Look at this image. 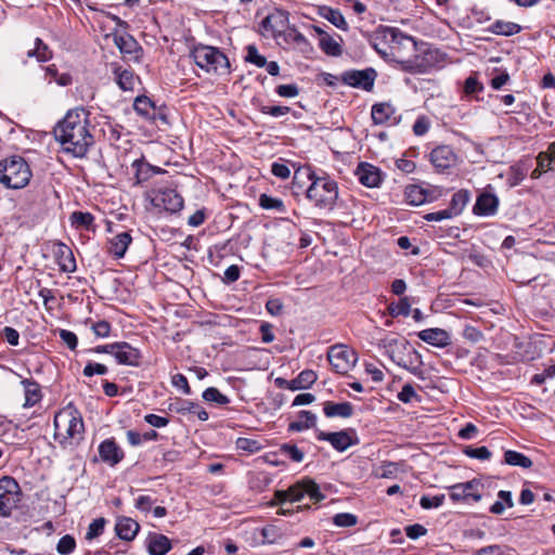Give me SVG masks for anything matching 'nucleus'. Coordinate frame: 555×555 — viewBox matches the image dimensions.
I'll list each match as a JSON object with an SVG mask.
<instances>
[{"instance_id": "45", "label": "nucleus", "mask_w": 555, "mask_h": 555, "mask_svg": "<svg viewBox=\"0 0 555 555\" xmlns=\"http://www.w3.org/2000/svg\"><path fill=\"white\" fill-rule=\"evenodd\" d=\"M390 314L393 317H408L411 313V304L408 297H402L396 305L389 306Z\"/></svg>"}, {"instance_id": "6", "label": "nucleus", "mask_w": 555, "mask_h": 555, "mask_svg": "<svg viewBox=\"0 0 555 555\" xmlns=\"http://www.w3.org/2000/svg\"><path fill=\"white\" fill-rule=\"evenodd\" d=\"M195 64L207 73L224 74L229 72L230 62L219 49L210 46H196L192 52Z\"/></svg>"}, {"instance_id": "60", "label": "nucleus", "mask_w": 555, "mask_h": 555, "mask_svg": "<svg viewBox=\"0 0 555 555\" xmlns=\"http://www.w3.org/2000/svg\"><path fill=\"white\" fill-rule=\"evenodd\" d=\"M430 121L425 116H420L413 125V133L416 137L425 135L429 129Z\"/></svg>"}, {"instance_id": "42", "label": "nucleus", "mask_w": 555, "mask_h": 555, "mask_svg": "<svg viewBox=\"0 0 555 555\" xmlns=\"http://www.w3.org/2000/svg\"><path fill=\"white\" fill-rule=\"evenodd\" d=\"M245 61L256 65L259 68L264 67L267 64V59L258 52V49L254 44L246 47Z\"/></svg>"}, {"instance_id": "20", "label": "nucleus", "mask_w": 555, "mask_h": 555, "mask_svg": "<svg viewBox=\"0 0 555 555\" xmlns=\"http://www.w3.org/2000/svg\"><path fill=\"white\" fill-rule=\"evenodd\" d=\"M430 160L436 168L448 169L455 165L456 155L449 145H440L431 151Z\"/></svg>"}, {"instance_id": "31", "label": "nucleus", "mask_w": 555, "mask_h": 555, "mask_svg": "<svg viewBox=\"0 0 555 555\" xmlns=\"http://www.w3.org/2000/svg\"><path fill=\"white\" fill-rule=\"evenodd\" d=\"M320 14L322 17L327 20L334 26L339 29L346 30L348 28V24L341 14V12L337 9H332L330 7H322L320 9Z\"/></svg>"}, {"instance_id": "46", "label": "nucleus", "mask_w": 555, "mask_h": 555, "mask_svg": "<svg viewBox=\"0 0 555 555\" xmlns=\"http://www.w3.org/2000/svg\"><path fill=\"white\" fill-rule=\"evenodd\" d=\"M399 401L403 403H411L413 401L421 402V396L416 393L411 384H405L401 391L397 395Z\"/></svg>"}, {"instance_id": "58", "label": "nucleus", "mask_w": 555, "mask_h": 555, "mask_svg": "<svg viewBox=\"0 0 555 555\" xmlns=\"http://www.w3.org/2000/svg\"><path fill=\"white\" fill-rule=\"evenodd\" d=\"M317 380V374L311 370H305L297 376V384L302 389L310 387Z\"/></svg>"}, {"instance_id": "47", "label": "nucleus", "mask_w": 555, "mask_h": 555, "mask_svg": "<svg viewBox=\"0 0 555 555\" xmlns=\"http://www.w3.org/2000/svg\"><path fill=\"white\" fill-rule=\"evenodd\" d=\"M538 167L542 171L552 170L555 167V154L552 153L551 146L548 147V152L540 153L537 157Z\"/></svg>"}, {"instance_id": "16", "label": "nucleus", "mask_w": 555, "mask_h": 555, "mask_svg": "<svg viewBox=\"0 0 555 555\" xmlns=\"http://www.w3.org/2000/svg\"><path fill=\"white\" fill-rule=\"evenodd\" d=\"M114 358L119 364L138 366L140 364L141 352L126 341L116 343Z\"/></svg>"}, {"instance_id": "32", "label": "nucleus", "mask_w": 555, "mask_h": 555, "mask_svg": "<svg viewBox=\"0 0 555 555\" xmlns=\"http://www.w3.org/2000/svg\"><path fill=\"white\" fill-rule=\"evenodd\" d=\"M317 423V416L310 411H301L299 413V420L296 422H292L288 425V429L291 431H301L304 429H308L314 427Z\"/></svg>"}, {"instance_id": "28", "label": "nucleus", "mask_w": 555, "mask_h": 555, "mask_svg": "<svg viewBox=\"0 0 555 555\" xmlns=\"http://www.w3.org/2000/svg\"><path fill=\"white\" fill-rule=\"evenodd\" d=\"M323 412L326 417H350L353 414V406L350 402L335 403L326 401L324 403Z\"/></svg>"}, {"instance_id": "57", "label": "nucleus", "mask_w": 555, "mask_h": 555, "mask_svg": "<svg viewBox=\"0 0 555 555\" xmlns=\"http://www.w3.org/2000/svg\"><path fill=\"white\" fill-rule=\"evenodd\" d=\"M66 255L63 258H60V267L64 272H74L76 270V261L73 256V253L69 248H65Z\"/></svg>"}, {"instance_id": "54", "label": "nucleus", "mask_w": 555, "mask_h": 555, "mask_svg": "<svg viewBox=\"0 0 555 555\" xmlns=\"http://www.w3.org/2000/svg\"><path fill=\"white\" fill-rule=\"evenodd\" d=\"M511 550L507 546L498 544L481 547L475 552V555H511Z\"/></svg>"}, {"instance_id": "7", "label": "nucleus", "mask_w": 555, "mask_h": 555, "mask_svg": "<svg viewBox=\"0 0 555 555\" xmlns=\"http://www.w3.org/2000/svg\"><path fill=\"white\" fill-rule=\"evenodd\" d=\"M378 347L384 349L388 357L399 366L416 373V367H412V360L410 356L413 354L420 358L416 350L412 349L410 343L399 336H387L379 340Z\"/></svg>"}, {"instance_id": "10", "label": "nucleus", "mask_w": 555, "mask_h": 555, "mask_svg": "<svg viewBox=\"0 0 555 555\" xmlns=\"http://www.w3.org/2000/svg\"><path fill=\"white\" fill-rule=\"evenodd\" d=\"M327 360L336 373L347 374L354 366L357 357L346 346L335 345L328 349Z\"/></svg>"}, {"instance_id": "43", "label": "nucleus", "mask_w": 555, "mask_h": 555, "mask_svg": "<svg viewBox=\"0 0 555 555\" xmlns=\"http://www.w3.org/2000/svg\"><path fill=\"white\" fill-rule=\"evenodd\" d=\"M203 399L208 402H215L219 405H225L230 402V399L221 393L217 388L209 387L203 392Z\"/></svg>"}, {"instance_id": "4", "label": "nucleus", "mask_w": 555, "mask_h": 555, "mask_svg": "<svg viewBox=\"0 0 555 555\" xmlns=\"http://www.w3.org/2000/svg\"><path fill=\"white\" fill-rule=\"evenodd\" d=\"M55 438L64 447H73L83 438V421L79 412L69 404L54 416Z\"/></svg>"}, {"instance_id": "24", "label": "nucleus", "mask_w": 555, "mask_h": 555, "mask_svg": "<svg viewBox=\"0 0 555 555\" xmlns=\"http://www.w3.org/2000/svg\"><path fill=\"white\" fill-rule=\"evenodd\" d=\"M59 153L74 158L83 157L91 145L88 141H59Z\"/></svg>"}, {"instance_id": "30", "label": "nucleus", "mask_w": 555, "mask_h": 555, "mask_svg": "<svg viewBox=\"0 0 555 555\" xmlns=\"http://www.w3.org/2000/svg\"><path fill=\"white\" fill-rule=\"evenodd\" d=\"M114 42L121 53L133 54L138 50L137 40L129 34L117 35L113 33Z\"/></svg>"}, {"instance_id": "33", "label": "nucleus", "mask_w": 555, "mask_h": 555, "mask_svg": "<svg viewBox=\"0 0 555 555\" xmlns=\"http://www.w3.org/2000/svg\"><path fill=\"white\" fill-rule=\"evenodd\" d=\"M319 47L330 56H339L343 53L340 43L328 34H322V38H319Z\"/></svg>"}, {"instance_id": "53", "label": "nucleus", "mask_w": 555, "mask_h": 555, "mask_svg": "<svg viewBox=\"0 0 555 555\" xmlns=\"http://www.w3.org/2000/svg\"><path fill=\"white\" fill-rule=\"evenodd\" d=\"M333 522L337 527H352L357 525L358 518L351 513H339L333 517Z\"/></svg>"}, {"instance_id": "25", "label": "nucleus", "mask_w": 555, "mask_h": 555, "mask_svg": "<svg viewBox=\"0 0 555 555\" xmlns=\"http://www.w3.org/2000/svg\"><path fill=\"white\" fill-rule=\"evenodd\" d=\"M171 550V541L164 534L152 533L147 538L150 555H165Z\"/></svg>"}, {"instance_id": "26", "label": "nucleus", "mask_w": 555, "mask_h": 555, "mask_svg": "<svg viewBox=\"0 0 555 555\" xmlns=\"http://www.w3.org/2000/svg\"><path fill=\"white\" fill-rule=\"evenodd\" d=\"M132 238L128 232L116 234L108 241V253L115 258H122Z\"/></svg>"}, {"instance_id": "11", "label": "nucleus", "mask_w": 555, "mask_h": 555, "mask_svg": "<svg viewBox=\"0 0 555 555\" xmlns=\"http://www.w3.org/2000/svg\"><path fill=\"white\" fill-rule=\"evenodd\" d=\"M317 439L327 441L338 452H344L348 448L359 443V438L353 429H345L340 431L326 433L319 430Z\"/></svg>"}, {"instance_id": "55", "label": "nucleus", "mask_w": 555, "mask_h": 555, "mask_svg": "<svg viewBox=\"0 0 555 555\" xmlns=\"http://www.w3.org/2000/svg\"><path fill=\"white\" fill-rule=\"evenodd\" d=\"M463 90L466 95H474L481 92L483 90V86L475 76H469L464 82Z\"/></svg>"}, {"instance_id": "63", "label": "nucleus", "mask_w": 555, "mask_h": 555, "mask_svg": "<svg viewBox=\"0 0 555 555\" xmlns=\"http://www.w3.org/2000/svg\"><path fill=\"white\" fill-rule=\"evenodd\" d=\"M60 338L70 349L75 350L78 345L77 335L74 332L67 330L60 331Z\"/></svg>"}, {"instance_id": "37", "label": "nucleus", "mask_w": 555, "mask_h": 555, "mask_svg": "<svg viewBox=\"0 0 555 555\" xmlns=\"http://www.w3.org/2000/svg\"><path fill=\"white\" fill-rule=\"evenodd\" d=\"M72 224L76 228L89 230L94 221V217L90 212L74 211L70 215Z\"/></svg>"}, {"instance_id": "3", "label": "nucleus", "mask_w": 555, "mask_h": 555, "mask_svg": "<svg viewBox=\"0 0 555 555\" xmlns=\"http://www.w3.org/2000/svg\"><path fill=\"white\" fill-rule=\"evenodd\" d=\"M54 139H94L95 127L89 126L88 113L83 108L69 109L53 128Z\"/></svg>"}, {"instance_id": "1", "label": "nucleus", "mask_w": 555, "mask_h": 555, "mask_svg": "<svg viewBox=\"0 0 555 555\" xmlns=\"http://www.w3.org/2000/svg\"><path fill=\"white\" fill-rule=\"evenodd\" d=\"M391 37L393 41L399 43L406 41L410 42L416 54L413 57L399 60L397 63L403 72L411 74H425L437 67L443 61V53L440 50L422 43L420 47L413 37L403 35L397 29H391Z\"/></svg>"}, {"instance_id": "41", "label": "nucleus", "mask_w": 555, "mask_h": 555, "mask_svg": "<svg viewBox=\"0 0 555 555\" xmlns=\"http://www.w3.org/2000/svg\"><path fill=\"white\" fill-rule=\"evenodd\" d=\"M134 111L145 117L151 116V113L154 112V104L150 98L142 95L138 96L133 104Z\"/></svg>"}, {"instance_id": "59", "label": "nucleus", "mask_w": 555, "mask_h": 555, "mask_svg": "<svg viewBox=\"0 0 555 555\" xmlns=\"http://www.w3.org/2000/svg\"><path fill=\"white\" fill-rule=\"evenodd\" d=\"M443 501H444L443 494L435 495L431 498L424 495L421 498L420 505L425 509H429V508L441 506L443 504Z\"/></svg>"}, {"instance_id": "40", "label": "nucleus", "mask_w": 555, "mask_h": 555, "mask_svg": "<svg viewBox=\"0 0 555 555\" xmlns=\"http://www.w3.org/2000/svg\"><path fill=\"white\" fill-rule=\"evenodd\" d=\"M116 74V82L120 87V89L127 91L132 90L134 85V76L131 70L122 69L115 70Z\"/></svg>"}, {"instance_id": "48", "label": "nucleus", "mask_w": 555, "mask_h": 555, "mask_svg": "<svg viewBox=\"0 0 555 555\" xmlns=\"http://www.w3.org/2000/svg\"><path fill=\"white\" fill-rule=\"evenodd\" d=\"M526 175L527 169L522 168L520 165L512 166L507 177V182L511 186H516L525 179Z\"/></svg>"}, {"instance_id": "9", "label": "nucleus", "mask_w": 555, "mask_h": 555, "mask_svg": "<svg viewBox=\"0 0 555 555\" xmlns=\"http://www.w3.org/2000/svg\"><path fill=\"white\" fill-rule=\"evenodd\" d=\"M21 501L18 483L12 477L0 479V516L8 517Z\"/></svg>"}, {"instance_id": "27", "label": "nucleus", "mask_w": 555, "mask_h": 555, "mask_svg": "<svg viewBox=\"0 0 555 555\" xmlns=\"http://www.w3.org/2000/svg\"><path fill=\"white\" fill-rule=\"evenodd\" d=\"M521 26L514 22L496 20L485 31H489L496 36L511 37L521 31Z\"/></svg>"}, {"instance_id": "5", "label": "nucleus", "mask_w": 555, "mask_h": 555, "mask_svg": "<svg viewBox=\"0 0 555 555\" xmlns=\"http://www.w3.org/2000/svg\"><path fill=\"white\" fill-rule=\"evenodd\" d=\"M31 170L21 156H11L0 160V183L7 189H23L31 178Z\"/></svg>"}, {"instance_id": "39", "label": "nucleus", "mask_w": 555, "mask_h": 555, "mask_svg": "<svg viewBox=\"0 0 555 555\" xmlns=\"http://www.w3.org/2000/svg\"><path fill=\"white\" fill-rule=\"evenodd\" d=\"M286 43L294 42L296 44L305 43L307 48H310V42L307 38L299 33L296 28L287 26L285 31L281 36Z\"/></svg>"}, {"instance_id": "44", "label": "nucleus", "mask_w": 555, "mask_h": 555, "mask_svg": "<svg viewBox=\"0 0 555 555\" xmlns=\"http://www.w3.org/2000/svg\"><path fill=\"white\" fill-rule=\"evenodd\" d=\"M235 446L236 449L248 453H256L262 449V444L258 440L249 438H238Z\"/></svg>"}, {"instance_id": "22", "label": "nucleus", "mask_w": 555, "mask_h": 555, "mask_svg": "<svg viewBox=\"0 0 555 555\" xmlns=\"http://www.w3.org/2000/svg\"><path fill=\"white\" fill-rule=\"evenodd\" d=\"M499 198L491 193H482L478 196L474 206V212L480 216H490L496 212Z\"/></svg>"}, {"instance_id": "61", "label": "nucleus", "mask_w": 555, "mask_h": 555, "mask_svg": "<svg viewBox=\"0 0 555 555\" xmlns=\"http://www.w3.org/2000/svg\"><path fill=\"white\" fill-rule=\"evenodd\" d=\"M35 46L38 52V62H47L52 57L51 50L40 38L36 39Z\"/></svg>"}, {"instance_id": "2", "label": "nucleus", "mask_w": 555, "mask_h": 555, "mask_svg": "<svg viewBox=\"0 0 555 555\" xmlns=\"http://www.w3.org/2000/svg\"><path fill=\"white\" fill-rule=\"evenodd\" d=\"M304 177L310 181V185L306 190L307 198L318 207L332 208L338 198L337 183L327 175L317 176L310 167H304L295 170L294 184H297Z\"/></svg>"}, {"instance_id": "18", "label": "nucleus", "mask_w": 555, "mask_h": 555, "mask_svg": "<svg viewBox=\"0 0 555 555\" xmlns=\"http://www.w3.org/2000/svg\"><path fill=\"white\" fill-rule=\"evenodd\" d=\"M478 486L479 482L476 479L463 483H456L450 488V498L455 502L469 498L475 502H478L481 500V495L476 491Z\"/></svg>"}, {"instance_id": "38", "label": "nucleus", "mask_w": 555, "mask_h": 555, "mask_svg": "<svg viewBox=\"0 0 555 555\" xmlns=\"http://www.w3.org/2000/svg\"><path fill=\"white\" fill-rule=\"evenodd\" d=\"M259 206L262 209H267V210H276V211H280V212H284L285 211V206H284V203H283L282 199L276 198V197H272V196L267 195V194H261L259 196Z\"/></svg>"}, {"instance_id": "51", "label": "nucleus", "mask_w": 555, "mask_h": 555, "mask_svg": "<svg viewBox=\"0 0 555 555\" xmlns=\"http://www.w3.org/2000/svg\"><path fill=\"white\" fill-rule=\"evenodd\" d=\"M280 452L297 463L304 460V452L295 444L284 443L280 447Z\"/></svg>"}, {"instance_id": "34", "label": "nucleus", "mask_w": 555, "mask_h": 555, "mask_svg": "<svg viewBox=\"0 0 555 555\" xmlns=\"http://www.w3.org/2000/svg\"><path fill=\"white\" fill-rule=\"evenodd\" d=\"M468 201H469L468 192L461 190L453 194L448 209L453 215V217H455L463 211V209L467 205Z\"/></svg>"}, {"instance_id": "64", "label": "nucleus", "mask_w": 555, "mask_h": 555, "mask_svg": "<svg viewBox=\"0 0 555 555\" xmlns=\"http://www.w3.org/2000/svg\"><path fill=\"white\" fill-rule=\"evenodd\" d=\"M271 172L276 178H280V179H283V180L288 179L289 176H291L289 168L285 164L278 163V162L272 164Z\"/></svg>"}, {"instance_id": "12", "label": "nucleus", "mask_w": 555, "mask_h": 555, "mask_svg": "<svg viewBox=\"0 0 555 555\" xmlns=\"http://www.w3.org/2000/svg\"><path fill=\"white\" fill-rule=\"evenodd\" d=\"M376 78V72L373 68L363 70L351 69L341 74L340 80L353 88H360L371 91Z\"/></svg>"}, {"instance_id": "50", "label": "nucleus", "mask_w": 555, "mask_h": 555, "mask_svg": "<svg viewBox=\"0 0 555 555\" xmlns=\"http://www.w3.org/2000/svg\"><path fill=\"white\" fill-rule=\"evenodd\" d=\"M169 410L180 414L193 413L198 410V404L188 400H178L176 403L169 405Z\"/></svg>"}, {"instance_id": "35", "label": "nucleus", "mask_w": 555, "mask_h": 555, "mask_svg": "<svg viewBox=\"0 0 555 555\" xmlns=\"http://www.w3.org/2000/svg\"><path fill=\"white\" fill-rule=\"evenodd\" d=\"M505 463L512 466H519L522 468H530L532 466V461L526 456L525 454L508 450L504 453Z\"/></svg>"}, {"instance_id": "8", "label": "nucleus", "mask_w": 555, "mask_h": 555, "mask_svg": "<svg viewBox=\"0 0 555 555\" xmlns=\"http://www.w3.org/2000/svg\"><path fill=\"white\" fill-rule=\"evenodd\" d=\"M305 496H308L313 503H318L324 499L320 487L312 479L305 478L291 486L287 490L275 491L273 504H283L287 501L299 502Z\"/></svg>"}, {"instance_id": "52", "label": "nucleus", "mask_w": 555, "mask_h": 555, "mask_svg": "<svg viewBox=\"0 0 555 555\" xmlns=\"http://www.w3.org/2000/svg\"><path fill=\"white\" fill-rule=\"evenodd\" d=\"M105 527V519L104 518H96L94 519L88 527V531L86 533V539L91 541L98 537H100Z\"/></svg>"}, {"instance_id": "14", "label": "nucleus", "mask_w": 555, "mask_h": 555, "mask_svg": "<svg viewBox=\"0 0 555 555\" xmlns=\"http://www.w3.org/2000/svg\"><path fill=\"white\" fill-rule=\"evenodd\" d=\"M288 26V13L283 10H274L261 22V27L264 31L270 33L275 39L282 36L285 28Z\"/></svg>"}, {"instance_id": "23", "label": "nucleus", "mask_w": 555, "mask_h": 555, "mask_svg": "<svg viewBox=\"0 0 555 555\" xmlns=\"http://www.w3.org/2000/svg\"><path fill=\"white\" fill-rule=\"evenodd\" d=\"M115 530L121 540L132 541L140 530V525L130 517H120L117 519Z\"/></svg>"}, {"instance_id": "17", "label": "nucleus", "mask_w": 555, "mask_h": 555, "mask_svg": "<svg viewBox=\"0 0 555 555\" xmlns=\"http://www.w3.org/2000/svg\"><path fill=\"white\" fill-rule=\"evenodd\" d=\"M99 455L101 461L112 467L121 462L125 456L124 451L114 439H106L100 443Z\"/></svg>"}, {"instance_id": "13", "label": "nucleus", "mask_w": 555, "mask_h": 555, "mask_svg": "<svg viewBox=\"0 0 555 555\" xmlns=\"http://www.w3.org/2000/svg\"><path fill=\"white\" fill-rule=\"evenodd\" d=\"M155 207L163 208L168 212H177L183 207L182 196L172 189L159 190L152 198Z\"/></svg>"}, {"instance_id": "15", "label": "nucleus", "mask_w": 555, "mask_h": 555, "mask_svg": "<svg viewBox=\"0 0 555 555\" xmlns=\"http://www.w3.org/2000/svg\"><path fill=\"white\" fill-rule=\"evenodd\" d=\"M438 195L437 190L423 185L412 184L405 189V199L409 204L414 206L433 202L438 197Z\"/></svg>"}, {"instance_id": "49", "label": "nucleus", "mask_w": 555, "mask_h": 555, "mask_svg": "<svg viewBox=\"0 0 555 555\" xmlns=\"http://www.w3.org/2000/svg\"><path fill=\"white\" fill-rule=\"evenodd\" d=\"M75 547V539L69 534H66L59 540L56 551L62 555H68L74 552Z\"/></svg>"}, {"instance_id": "21", "label": "nucleus", "mask_w": 555, "mask_h": 555, "mask_svg": "<svg viewBox=\"0 0 555 555\" xmlns=\"http://www.w3.org/2000/svg\"><path fill=\"white\" fill-rule=\"evenodd\" d=\"M417 336L424 343L439 348H444L451 344L449 333L438 327L423 330L417 333Z\"/></svg>"}, {"instance_id": "19", "label": "nucleus", "mask_w": 555, "mask_h": 555, "mask_svg": "<svg viewBox=\"0 0 555 555\" xmlns=\"http://www.w3.org/2000/svg\"><path fill=\"white\" fill-rule=\"evenodd\" d=\"M354 175L360 183L367 188H376L382 181L379 169L367 163L359 164Z\"/></svg>"}, {"instance_id": "56", "label": "nucleus", "mask_w": 555, "mask_h": 555, "mask_svg": "<svg viewBox=\"0 0 555 555\" xmlns=\"http://www.w3.org/2000/svg\"><path fill=\"white\" fill-rule=\"evenodd\" d=\"M464 453L473 459L478 460H489L491 456V452L487 447H479V448H473V447H466L464 449Z\"/></svg>"}, {"instance_id": "29", "label": "nucleus", "mask_w": 555, "mask_h": 555, "mask_svg": "<svg viewBox=\"0 0 555 555\" xmlns=\"http://www.w3.org/2000/svg\"><path fill=\"white\" fill-rule=\"evenodd\" d=\"M22 385L25 389V402L23 405L30 408L41 399L40 387L38 383L30 379H23Z\"/></svg>"}, {"instance_id": "36", "label": "nucleus", "mask_w": 555, "mask_h": 555, "mask_svg": "<svg viewBox=\"0 0 555 555\" xmlns=\"http://www.w3.org/2000/svg\"><path fill=\"white\" fill-rule=\"evenodd\" d=\"M393 109L388 103H378L372 107V119L375 124H384L392 115Z\"/></svg>"}, {"instance_id": "62", "label": "nucleus", "mask_w": 555, "mask_h": 555, "mask_svg": "<svg viewBox=\"0 0 555 555\" xmlns=\"http://www.w3.org/2000/svg\"><path fill=\"white\" fill-rule=\"evenodd\" d=\"M107 367L101 363L89 362L83 369V375L91 377L94 374L104 375L107 373Z\"/></svg>"}]
</instances>
